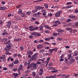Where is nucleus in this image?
I'll return each instance as SVG.
<instances>
[{
	"instance_id": "nucleus-1",
	"label": "nucleus",
	"mask_w": 78,
	"mask_h": 78,
	"mask_svg": "<svg viewBox=\"0 0 78 78\" xmlns=\"http://www.w3.org/2000/svg\"><path fill=\"white\" fill-rule=\"evenodd\" d=\"M6 48H4V50L9 51H10V49L12 48V44L11 43H10L6 45Z\"/></svg>"
},
{
	"instance_id": "nucleus-2",
	"label": "nucleus",
	"mask_w": 78,
	"mask_h": 78,
	"mask_svg": "<svg viewBox=\"0 0 78 78\" xmlns=\"http://www.w3.org/2000/svg\"><path fill=\"white\" fill-rule=\"evenodd\" d=\"M38 55H39V53H35L32 56V57L30 58V60H29V61H34V59H36V58H37V56Z\"/></svg>"
},
{
	"instance_id": "nucleus-3",
	"label": "nucleus",
	"mask_w": 78,
	"mask_h": 78,
	"mask_svg": "<svg viewBox=\"0 0 78 78\" xmlns=\"http://www.w3.org/2000/svg\"><path fill=\"white\" fill-rule=\"evenodd\" d=\"M31 35L33 36H37L38 37V36H40L41 35L40 33H39L37 32H32L31 33Z\"/></svg>"
},
{
	"instance_id": "nucleus-4",
	"label": "nucleus",
	"mask_w": 78,
	"mask_h": 78,
	"mask_svg": "<svg viewBox=\"0 0 78 78\" xmlns=\"http://www.w3.org/2000/svg\"><path fill=\"white\" fill-rule=\"evenodd\" d=\"M37 64L36 63H33L29 65L30 68H35L37 67Z\"/></svg>"
},
{
	"instance_id": "nucleus-5",
	"label": "nucleus",
	"mask_w": 78,
	"mask_h": 78,
	"mask_svg": "<svg viewBox=\"0 0 78 78\" xmlns=\"http://www.w3.org/2000/svg\"><path fill=\"white\" fill-rule=\"evenodd\" d=\"M62 11H60L58 12H56L55 14V16L56 17H59L60 16V14H62Z\"/></svg>"
},
{
	"instance_id": "nucleus-6",
	"label": "nucleus",
	"mask_w": 78,
	"mask_h": 78,
	"mask_svg": "<svg viewBox=\"0 0 78 78\" xmlns=\"http://www.w3.org/2000/svg\"><path fill=\"white\" fill-rule=\"evenodd\" d=\"M7 25H6L7 27L8 28H10L11 27V26L12 25V22H11V21H9L7 23Z\"/></svg>"
},
{
	"instance_id": "nucleus-7",
	"label": "nucleus",
	"mask_w": 78,
	"mask_h": 78,
	"mask_svg": "<svg viewBox=\"0 0 78 78\" xmlns=\"http://www.w3.org/2000/svg\"><path fill=\"white\" fill-rule=\"evenodd\" d=\"M4 32L2 33V35H3V36H5V35H7V34H8V33L6 32L7 31L6 29H5L3 30Z\"/></svg>"
},
{
	"instance_id": "nucleus-8",
	"label": "nucleus",
	"mask_w": 78,
	"mask_h": 78,
	"mask_svg": "<svg viewBox=\"0 0 78 78\" xmlns=\"http://www.w3.org/2000/svg\"><path fill=\"white\" fill-rule=\"evenodd\" d=\"M72 6L71 5H69L66 7H62V9H67V8H72Z\"/></svg>"
},
{
	"instance_id": "nucleus-9",
	"label": "nucleus",
	"mask_w": 78,
	"mask_h": 78,
	"mask_svg": "<svg viewBox=\"0 0 78 78\" xmlns=\"http://www.w3.org/2000/svg\"><path fill=\"white\" fill-rule=\"evenodd\" d=\"M7 9V7L5 6L0 7V10L2 11H4L5 9Z\"/></svg>"
},
{
	"instance_id": "nucleus-10",
	"label": "nucleus",
	"mask_w": 78,
	"mask_h": 78,
	"mask_svg": "<svg viewBox=\"0 0 78 78\" xmlns=\"http://www.w3.org/2000/svg\"><path fill=\"white\" fill-rule=\"evenodd\" d=\"M44 8V7H39V6H37L36 7V9H39V10H41V9H43Z\"/></svg>"
},
{
	"instance_id": "nucleus-11",
	"label": "nucleus",
	"mask_w": 78,
	"mask_h": 78,
	"mask_svg": "<svg viewBox=\"0 0 78 78\" xmlns=\"http://www.w3.org/2000/svg\"><path fill=\"white\" fill-rule=\"evenodd\" d=\"M13 63L14 64H19V60L17 59H16L15 61Z\"/></svg>"
},
{
	"instance_id": "nucleus-12",
	"label": "nucleus",
	"mask_w": 78,
	"mask_h": 78,
	"mask_svg": "<svg viewBox=\"0 0 78 78\" xmlns=\"http://www.w3.org/2000/svg\"><path fill=\"white\" fill-rule=\"evenodd\" d=\"M68 17L69 18H70L71 19H75V17H76L75 16L73 15H69L68 16Z\"/></svg>"
},
{
	"instance_id": "nucleus-13",
	"label": "nucleus",
	"mask_w": 78,
	"mask_h": 78,
	"mask_svg": "<svg viewBox=\"0 0 78 78\" xmlns=\"http://www.w3.org/2000/svg\"><path fill=\"white\" fill-rule=\"evenodd\" d=\"M13 75L15 77H16L19 76V74L17 73H13Z\"/></svg>"
},
{
	"instance_id": "nucleus-14",
	"label": "nucleus",
	"mask_w": 78,
	"mask_h": 78,
	"mask_svg": "<svg viewBox=\"0 0 78 78\" xmlns=\"http://www.w3.org/2000/svg\"><path fill=\"white\" fill-rule=\"evenodd\" d=\"M43 46L41 44H40L38 45L37 46V49H40V48H41Z\"/></svg>"
},
{
	"instance_id": "nucleus-15",
	"label": "nucleus",
	"mask_w": 78,
	"mask_h": 78,
	"mask_svg": "<svg viewBox=\"0 0 78 78\" xmlns=\"http://www.w3.org/2000/svg\"><path fill=\"white\" fill-rule=\"evenodd\" d=\"M20 69H18L19 70H22V69H23V65L22 64L20 65L19 66Z\"/></svg>"
},
{
	"instance_id": "nucleus-16",
	"label": "nucleus",
	"mask_w": 78,
	"mask_h": 78,
	"mask_svg": "<svg viewBox=\"0 0 78 78\" xmlns=\"http://www.w3.org/2000/svg\"><path fill=\"white\" fill-rule=\"evenodd\" d=\"M22 10L20 9H19L18 14H21V13H22Z\"/></svg>"
},
{
	"instance_id": "nucleus-17",
	"label": "nucleus",
	"mask_w": 78,
	"mask_h": 78,
	"mask_svg": "<svg viewBox=\"0 0 78 78\" xmlns=\"http://www.w3.org/2000/svg\"><path fill=\"white\" fill-rule=\"evenodd\" d=\"M21 16L22 17H25V12H22L21 13Z\"/></svg>"
},
{
	"instance_id": "nucleus-18",
	"label": "nucleus",
	"mask_w": 78,
	"mask_h": 78,
	"mask_svg": "<svg viewBox=\"0 0 78 78\" xmlns=\"http://www.w3.org/2000/svg\"><path fill=\"white\" fill-rule=\"evenodd\" d=\"M48 51H49V53H50L51 54L52 52H53V49H49Z\"/></svg>"
},
{
	"instance_id": "nucleus-19",
	"label": "nucleus",
	"mask_w": 78,
	"mask_h": 78,
	"mask_svg": "<svg viewBox=\"0 0 78 78\" xmlns=\"http://www.w3.org/2000/svg\"><path fill=\"white\" fill-rule=\"evenodd\" d=\"M14 66V63H12L9 65V67H12Z\"/></svg>"
},
{
	"instance_id": "nucleus-20",
	"label": "nucleus",
	"mask_w": 78,
	"mask_h": 78,
	"mask_svg": "<svg viewBox=\"0 0 78 78\" xmlns=\"http://www.w3.org/2000/svg\"><path fill=\"white\" fill-rule=\"evenodd\" d=\"M39 28L40 29L39 31H42V30H43V29H44V27H43V26H40L39 27Z\"/></svg>"
},
{
	"instance_id": "nucleus-21",
	"label": "nucleus",
	"mask_w": 78,
	"mask_h": 78,
	"mask_svg": "<svg viewBox=\"0 0 78 78\" xmlns=\"http://www.w3.org/2000/svg\"><path fill=\"white\" fill-rule=\"evenodd\" d=\"M58 33H60V32H64V30L62 29H58Z\"/></svg>"
},
{
	"instance_id": "nucleus-22",
	"label": "nucleus",
	"mask_w": 78,
	"mask_h": 78,
	"mask_svg": "<svg viewBox=\"0 0 78 78\" xmlns=\"http://www.w3.org/2000/svg\"><path fill=\"white\" fill-rule=\"evenodd\" d=\"M8 40V39L7 38H4V39H2V40L1 41L2 42H5V41H7Z\"/></svg>"
},
{
	"instance_id": "nucleus-23",
	"label": "nucleus",
	"mask_w": 78,
	"mask_h": 78,
	"mask_svg": "<svg viewBox=\"0 0 78 78\" xmlns=\"http://www.w3.org/2000/svg\"><path fill=\"white\" fill-rule=\"evenodd\" d=\"M56 77V76H50L49 77L46 76L45 78H52L53 77Z\"/></svg>"
},
{
	"instance_id": "nucleus-24",
	"label": "nucleus",
	"mask_w": 78,
	"mask_h": 78,
	"mask_svg": "<svg viewBox=\"0 0 78 78\" xmlns=\"http://www.w3.org/2000/svg\"><path fill=\"white\" fill-rule=\"evenodd\" d=\"M74 54L75 55V56H78V51H76L74 53Z\"/></svg>"
},
{
	"instance_id": "nucleus-25",
	"label": "nucleus",
	"mask_w": 78,
	"mask_h": 78,
	"mask_svg": "<svg viewBox=\"0 0 78 78\" xmlns=\"http://www.w3.org/2000/svg\"><path fill=\"white\" fill-rule=\"evenodd\" d=\"M53 51H58V48H53Z\"/></svg>"
},
{
	"instance_id": "nucleus-26",
	"label": "nucleus",
	"mask_w": 78,
	"mask_h": 78,
	"mask_svg": "<svg viewBox=\"0 0 78 78\" xmlns=\"http://www.w3.org/2000/svg\"><path fill=\"white\" fill-rule=\"evenodd\" d=\"M38 11V10L36 8L32 11V12L33 13H34V12H37Z\"/></svg>"
},
{
	"instance_id": "nucleus-27",
	"label": "nucleus",
	"mask_w": 78,
	"mask_h": 78,
	"mask_svg": "<svg viewBox=\"0 0 78 78\" xmlns=\"http://www.w3.org/2000/svg\"><path fill=\"white\" fill-rule=\"evenodd\" d=\"M72 20L71 19H68L66 21V22H72Z\"/></svg>"
},
{
	"instance_id": "nucleus-28",
	"label": "nucleus",
	"mask_w": 78,
	"mask_h": 78,
	"mask_svg": "<svg viewBox=\"0 0 78 78\" xmlns=\"http://www.w3.org/2000/svg\"><path fill=\"white\" fill-rule=\"evenodd\" d=\"M64 19V18L63 17H60V20L61 22H62L63 21V20Z\"/></svg>"
},
{
	"instance_id": "nucleus-29",
	"label": "nucleus",
	"mask_w": 78,
	"mask_h": 78,
	"mask_svg": "<svg viewBox=\"0 0 78 78\" xmlns=\"http://www.w3.org/2000/svg\"><path fill=\"white\" fill-rule=\"evenodd\" d=\"M43 1H44V0H39L37 1H34V2L36 3L37 2H43Z\"/></svg>"
},
{
	"instance_id": "nucleus-30",
	"label": "nucleus",
	"mask_w": 78,
	"mask_h": 78,
	"mask_svg": "<svg viewBox=\"0 0 78 78\" xmlns=\"http://www.w3.org/2000/svg\"><path fill=\"white\" fill-rule=\"evenodd\" d=\"M48 4H47L46 3H45L44 4V6H45V8H48Z\"/></svg>"
},
{
	"instance_id": "nucleus-31",
	"label": "nucleus",
	"mask_w": 78,
	"mask_h": 78,
	"mask_svg": "<svg viewBox=\"0 0 78 78\" xmlns=\"http://www.w3.org/2000/svg\"><path fill=\"white\" fill-rule=\"evenodd\" d=\"M43 73V72H42L41 71L38 72V73L39 75H42V73Z\"/></svg>"
},
{
	"instance_id": "nucleus-32",
	"label": "nucleus",
	"mask_w": 78,
	"mask_h": 78,
	"mask_svg": "<svg viewBox=\"0 0 78 78\" xmlns=\"http://www.w3.org/2000/svg\"><path fill=\"white\" fill-rule=\"evenodd\" d=\"M32 75L33 77H35L36 75V73H35L34 72H33L32 73Z\"/></svg>"
},
{
	"instance_id": "nucleus-33",
	"label": "nucleus",
	"mask_w": 78,
	"mask_h": 78,
	"mask_svg": "<svg viewBox=\"0 0 78 78\" xmlns=\"http://www.w3.org/2000/svg\"><path fill=\"white\" fill-rule=\"evenodd\" d=\"M51 54L50 53H46L45 54L46 56H50L51 55Z\"/></svg>"
},
{
	"instance_id": "nucleus-34",
	"label": "nucleus",
	"mask_w": 78,
	"mask_h": 78,
	"mask_svg": "<svg viewBox=\"0 0 78 78\" xmlns=\"http://www.w3.org/2000/svg\"><path fill=\"white\" fill-rule=\"evenodd\" d=\"M31 13V11H29L26 14H27V15H30Z\"/></svg>"
},
{
	"instance_id": "nucleus-35",
	"label": "nucleus",
	"mask_w": 78,
	"mask_h": 78,
	"mask_svg": "<svg viewBox=\"0 0 78 78\" xmlns=\"http://www.w3.org/2000/svg\"><path fill=\"white\" fill-rule=\"evenodd\" d=\"M72 3L71 2H67L66 3V4L68 5H72Z\"/></svg>"
},
{
	"instance_id": "nucleus-36",
	"label": "nucleus",
	"mask_w": 78,
	"mask_h": 78,
	"mask_svg": "<svg viewBox=\"0 0 78 78\" xmlns=\"http://www.w3.org/2000/svg\"><path fill=\"white\" fill-rule=\"evenodd\" d=\"M44 49H42L40 51H39V52L41 53H42V52H44Z\"/></svg>"
},
{
	"instance_id": "nucleus-37",
	"label": "nucleus",
	"mask_w": 78,
	"mask_h": 78,
	"mask_svg": "<svg viewBox=\"0 0 78 78\" xmlns=\"http://www.w3.org/2000/svg\"><path fill=\"white\" fill-rule=\"evenodd\" d=\"M28 76V75L27 74L23 75V77H24V78H26V77H27V76Z\"/></svg>"
},
{
	"instance_id": "nucleus-38",
	"label": "nucleus",
	"mask_w": 78,
	"mask_h": 78,
	"mask_svg": "<svg viewBox=\"0 0 78 78\" xmlns=\"http://www.w3.org/2000/svg\"><path fill=\"white\" fill-rule=\"evenodd\" d=\"M18 70V69L17 68H14V69H13V71H14V72H16V71H17Z\"/></svg>"
},
{
	"instance_id": "nucleus-39",
	"label": "nucleus",
	"mask_w": 78,
	"mask_h": 78,
	"mask_svg": "<svg viewBox=\"0 0 78 78\" xmlns=\"http://www.w3.org/2000/svg\"><path fill=\"white\" fill-rule=\"evenodd\" d=\"M49 16L50 17H51L52 16H53V14H52L51 13H50V14H49L48 15V17H49Z\"/></svg>"
},
{
	"instance_id": "nucleus-40",
	"label": "nucleus",
	"mask_w": 78,
	"mask_h": 78,
	"mask_svg": "<svg viewBox=\"0 0 78 78\" xmlns=\"http://www.w3.org/2000/svg\"><path fill=\"white\" fill-rule=\"evenodd\" d=\"M65 55L64 54H63L60 56V58L61 59H64V57Z\"/></svg>"
},
{
	"instance_id": "nucleus-41",
	"label": "nucleus",
	"mask_w": 78,
	"mask_h": 78,
	"mask_svg": "<svg viewBox=\"0 0 78 78\" xmlns=\"http://www.w3.org/2000/svg\"><path fill=\"white\" fill-rule=\"evenodd\" d=\"M18 75H21V73H20V69H18Z\"/></svg>"
},
{
	"instance_id": "nucleus-42",
	"label": "nucleus",
	"mask_w": 78,
	"mask_h": 78,
	"mask_svg": "<svg viewBox=\"0 0 78 78\" xmlns=\"http://www.w3.org/2000/svg\"><path fill=\"white\" fill-rule=\"evenodd\" d=\"M29 53L31 55H32L33 54V51H31L29 52Z\"/></svg>"
},
{
	"instance_id": "nucleus-43",
	"label": "nucleus",
	"mask_w": 78,
	"mask_h": 78,
	"mask_svg": "<svg viewBox=\"0 0 78 78\" xmlns=\"http://www.w3.org/2000/svg\"><path fill=\"white\" fill-rule=\"evenodd\" d=\"M44 42V40H40L38 41L39 43H41V42Z\"/></svg>"
},
{
	"instance_id": "nucleus-44",
	"label": "nucleus",
	"mask_w": 78,
	"mask_h": 78,
	"mask_svg": "<svg viewBox=\"0 0 78 78\" xmlns=\"http://www.w3.org/2000/svg\"><path fill=\"white\" fill-rule=\"evenodd\" d=\"M41 11H42V12H43V13L46 12V10H45V9H42L41 10Z\"/></svg>"
},
{
	"instance_id": "nucleus-45",
	"label": "nucleus",
	"mask_w": 78,
	"mask_h": 78,
	"mask_svg": "<svg viewBox=\"0 0 78 78\" xmlns=\"http://www.w3.org/2000/svg\"><path fill=\"white\" fill-rule=\"evenodd\" d=\"M58 22H59V20H57L56 21H55L54 22V23L55 24H58Z\"/></svg>"
},
{
	"instance_id": "nucleus-46",
	"label": "nucleus",
	"mask_w": 78,
	"mask_h": 78,
	"mask_svg": "<svg viewBox=\"0 0 78 78\" xmlns=\"http://www.w3.org/2000/svg\"><path fill=\"white\" fill-rule=\"evenodd\" d=\"M45 41H50V38H45Z\"/></svg>"
},
{
	"instance_id": "nucleus-47",
	"label": "nucleus",
	"mask_w": 78,
	"mask_h": 78,
	"mask_svg": "<svg viewBox=\"0 0 78 78\" xmlns=\"http://www.w3.org/2000/svg\"><path fill=\"white\" fill-rule=\"evenodd\" d=\"M59 34V33L58 34H57V33H53V35H54V36H56L57 35H58V34Z\"/></svg>"
},
{
	"instance_id": "nucleus-48",
	"label": "nucleus",
	"mask_w": 78,
	"mask_h": 78,
	"mask_svg": "<svg viewBox=\"0 0 78 78\" xmlns=\"http://www.w3.org/2000/svg\"><path fill=\"white\" fill-rule=\"evenodd\" d=\"M44 32L46 33H50V30H46L44 31Z\"/></svg>"
},
{
	"instance_id": "nucleus-49",
	"label": "nucleus",
	"mask_w": 78,
	"mask_h": 78,
	"mask_svg": "<svg viewBox=\"0 0 78 78\" xmlns=\"http://www.w3.org/2000/svg\"><path fill=\"white\" fill-rule=\"evenodd\" d=\"M36 64H42V62H37Z\"/></svg>"
},
{
	"instance_id": "nucleus-50",
	"label": "nucleus",
	"mask_w": 78,
	"mask_h": 78,
	"mask_svg": "<svg viewBox=\"0 0 78 78\" xmlns=\"http://www.w3.org/2000/svg\"><path fill=\"white\" fill-rule=\"evenodd\" d=\"M50 57H49L47 59V60L48 62L50 61Z\"/></svg>"
},
{
	"instance_id": "nucleus-51",
	"label": "nucleus",
	"mask_w": 78,
	"mask_h": 78,
	"mask_svg": "<svg viewBox=\"0 0 78 78\" xmlns=\"http://www.w3.org/2000/svg\"><path fill=\"white\" fill-rule=\"evenodd\" d=\"M75 61V59H72L70 60V62H73Z\"/></svg>"
},
{
	"instance_id": "nucleus-52",
	"label": "nucleus",
	"mask_w": 78,
	"mask_h": 78,
	"mask_svg": "<svg viewBox=\"0 0 78 78\" xmlns=\"http://www.w3.org/2000/svg\"><path fill=\"white\" fill-rule=\"evenodd\" d=\"M58 24H54L52 25V27H57V26H58Z\"/></svg>"
},
{
	"instance_id": "nucleus-53",
	"label": "nucleus",
	"mask_w": 78,
	"mask_h": 78,
	"mask_svg": "<svg viewBox=\"0 0 78 78\" xmlns=\"http://www.w3.org/2000/svg\"><path fill=\"white\" fill-rule=\"evenodd\" d=\"M44 28H45L46 29H48V26H47L46 25H45L44 26Z\"/></svg>"
},
{
	"instance_id": "nucleus-54",
	"label": "nucleus",
	"mask_w": 78,
	"mask_h": 78,
	"mask_svg": "<svg viewBox=\"0 0 78 78\" xmlns=\"http://www.w3.org/2000/svg\"><path fill=\"white\" fill-rule=\"evenodd\" d=\"M41 13H40V12H38V13H36V15L37 16V15H38L39 14V15H41Z\"/></svg>"
},
{
	"instance_id": "nucleus-55",
	"label": "nucleus",
	"mask_w": 78,
	"mask_h": 78,
	"mask_svg": "<svg viewBox=\"0 0 78 78\" xmlns=\"http://www.w3.org/2000/svg\"><path fill=\"white\" fill-rule=\"evenodd\" d=\"M1 3H2V5H4V4H5V3H6V2H5L4 1H2L1 2Z\"/></svg>"
},
{
	"instance_id": "nucleus-56",
	"label": "nucleus",
	"mask_w": 78,
	"mask_h": 78,
	"mask_svg": "<svg viewBox=\"0 0 78 78\" xmlns=\"http://www.w3.org/2000/svg\"><path fill=\"white\" fill-rule=\"evenodd\" d=\"M11 59V57H9L7 59V61H9V60Z\"/></svg>"
},
{
	"instance_id": "nucleus-57",
	"label": "nucleus",
	"mask_w": 78,
	"mask_h": 78,
	"mask_svg": "<svg viewBox=\"0 0 78 78\" xmlns=\"http://www.w3.org/2000/svg\"><path fill=\"white\" fill-rule=\"evenodd\" d=\"M66 75H65L64 74H63L62 76V78H65V76H66Z\"/></svg>"
},
{
	"instance_id": "nucleus-58",
	"label": "nucleus",
	"mask_w": 78,
	"mask_h": 78,
	"mask_svg": "<svg viewBox=\"0 0 78 78\" xmlns=\"http://www.w3.org/2000/svg\"><path fill=\"white\" fill-rule=\"evenodd\" d=\"M51 44L53 45H56V43L53 42H52Z\"/></svg>"
},
{
	"instance_id": "nucleus-59",
	"label": "nucleus",
	"mask_w": 78,
	"mask_h": 78,
	"mask_svg": "<svg viewBox=\"0 0 78 78\" xmlns=\"http://www.w3.org/2000/svg\"><path fill=\"white\" fill-rule=\"evenodd\" d=\"M48 44V45L50 44V43L47 42H44V43L43 44Z\"/></svg>"
},
{
	"instance_id": "nucleus-60",
	"label": "nucleus",
	"mask_w": 78,
	"mask_h": 78,
	"mask_svg": "<svg viewBox=\"0 0 78 78\" xmlns=\"http://www.w3.org/2000/svg\"><path fill=\"white\" fill-rule=\"evenodd\" d=\"M39 71L41 72H44V71L43 70V69L42 68V69H40L39 70Z\"/></svg>"
},
{
	"instance_id": "nucleus-61",
	"label": "nucleus",
	"mask_w": 78,
	"mask_h": 78,
	"mask_svg": "<svg viewBox=\"0 0 78 78\" xmlns=\"http://www.w3.org/2000/svg\"><path fill=\"white\" fill-rule=\"evenodd\" d=\"M49 48H50V47H49V46H48V47H45L44 48V49L47 50H48Z\"/></svg>"
},
{
	"instance_id": "nucleus-62",
	"label": "nucleus",
	"mask_w": 78,
	"mask_h": 78,
	"mask_svg": "<svg viewBox=\"0 0 78 78\" xmlns=\"http://www.w3.org/2000/svg\"><path fill=\"white\" fill-rule=\"evenodd\" d=\"M24 48V47H23V46H21V47H20V49H21V50H23Z\"/></svg>"
},
{
	"instance_id": "nucleus-63",
	"label": "nucleus",
	"mask_w": 78,
	"mask_h": 78,
	"mask_svg": "<svg viewBox=\"0 0 78 78\" xmlns=\"http://www.w3.org/2000/svg\"><path fill=\"white\" fill-rule=\"evenodd\" d=\"M3 70H8V68H6L3 67Z\"/></svg>"
},
{
	"instance_id": "nucleus-64",
	"label": "nucleus",
	"mask_w": 78,
	"mask_h": 78,
	"mask_svg": "<svg viewBox=\"0 0 78 78\" xmlns=\"http://www.w3.org/2000/svg\"><path fill=\"white\" fill-rule=\"evenodd\" d=\"M35 23V24H37V25L39 24V22L38 21H36Z\"/></svg>"
}]
</instances>
